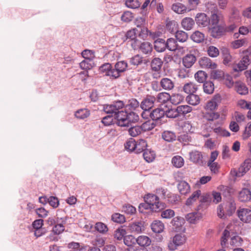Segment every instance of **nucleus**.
Listing matches in <instances>:
<instances>
[{
    "label": "nucleus",
    "instance_id": "1",
    "mask_svg": "<svg viewBox=\"0 0 251 251\" xmlns=\"http://www.w3.org/2000/svg\"><path fill=\"white\" fill-rule=\"evenodd\" d=\"M145 202L140 203L139 209L144 212L143 209H151L153 212H158L164 208V203L160 202L159 198L156 195L148 194L144 197Z\"/></svg>",
    "mask_w": 251,
    "mask_h": 251
},
{
    "label": "nucleus",
    "instance_id": "2",
    "mask_svg": "<svg viewBox=\"0 0 251 251\" xmlns=\"http://www.w3.org/2000/svg\"><path fill=\"white\" fill-rule=\"evenodd\" d=\"M251 168V159L248 158L240 165L238 169H231L230 174L233 177L243 176Z\"/></svg>",
    "mask_w": 251,
    "mask_h": 251
},
{
    "label": "nucleus",
    "instance_id": "3",
    "mask_svg": "<svg viewBox=\"0 0 251 251\" xmlns=\"http://www.w3.org/2000/svg\"><path fill=\"white\" fill-rule=\"evenodd\" d=\"M124 103L121 100H117L113 102L111 104H106L103 105V110L107 114H113L115 116V113L118 110H121L124 107Z\"/></svg>",
    "mask_w": 251,
    "mask_h": 251
},
{
    "label": "nucleus",
    "instance_id": "4",
    "mask_svg": "<svg viewBox=\"0 0 251 251\" xmlns=\"http://www.w3.org/2000/svg\"><path fill=\"white\" fill-rule=\"evenodd\" d=\"M185 241L186 238L184 235L181 234H177L168 243V249L170 251H175L177 249V247L183 245Z\"/></svg>",
    "mask_w": 251,
    "mask_h": 251
},
{
    "label": "nucleus",
    "instance_id": "5",
    "mask_svg": "<svg viewBox=\"0 0 251 251\" xmlns=\"http://www.w3.org/2000/svg\"><path fill=\"white\" fill-rule=\"evenodd\" d=\"M160 86L162 89L166 91L173 90L175 86V80L174 78L164 77L160 80Z\"/></svg>",
    "mask_w": 251,
    "mask_h": 251
},
{
    "label": "nucleus",
    "instance_id": "6",
    "mask_svg": "<svg viewBox=\"0 0 251 251\" xmlns=\"http://www.w3.org/2000/svg\"><path fill=\"white\" fill-rule=\"evenodd\" d=\"M117 120V124L121 127H126V122H127V112L126 111L118 110L115 113L114 116Z\"/></svg>",
    "mask_w": 251,
    "mask_h": 251
},
{
    "label": "nucleus",
    "instance_id": "7",
    "mask_svg": "<svg viewBox=\"0 0 251 251\" xmlns=\"http://www.w3.org/2000/svg\"><path fill=\"white\" fill-rule=\"evenodd\" d=\"M195 21L199 26L206 27L210 25L209 18L203 13H198L195 17Z\"/></svg>",
    "mask_w": 251,
    "mask_h": 251
},
{
    "label": "nucleus",
    "instance_id": "8",
    "mask_svg": "<svg viewBox=\"0 0 251 251\" xmlns=\"http://www.w3.org/2000/svg\"><path fill=\"white\" fill-rule=\"evenodd\" d=\"M210 25H220L224 23V17L220 11L212 14L209 18Z\"/></svg>",
    "mask_w": 251,
    "mask_h": 251
},
{
    "label": "nucleus",
    "instance_id": "9",
    "mask_svg": "<svg viewBox=\"0 0 251 251\" xmlns=\"http://www.w3.org/2000/svg\"><path fill=\"white\" fill-rule=\"evenodd\" d=\"M237 215L241 221L249 223L251 221V210L248 208H239L237 210Z\"/></svg>",
    "mask_w": 251,
    "mask_h": 251
},
{
    "label": "nucleus",
    "instance_id": "10",
    "mask_svg": "<svg viewBox=\"0 0 251 251\" xmlns=\"http://www.w3.org/2000/svg\"><path fill=\"white\" fill-rule=\"evenodd\" d=\"M250 64V59L248 55L243 57L239 62L233 67V70L235 72H241L247 69Z\"/></svg>",
    "mask_w": 251,
    "mask_h": 251
},
{
    "label": "nucleus",
    "instance_id": "11",
    "mask_svg": "<svg viewBox=\"0 0 251 251\" xmlns=\"http://www.w3.org/2000/svg\"><path fill=\"white\" fill-rule=\"evenodd\" d=\"M221 100L219 96H215L208 101L204 106V110L215 111Z\"/></svg>",
    "mask_w": 251,
    "mask_h": 251
},
{
    "label": "nucleus",
    "instance_id": "12",
    "mask_svg": "<svg viewBox=\"0 0 251 251\" xmlns=\"http://www.w3.org/2000/svg\"><path fill=\"white\" fill-rule=\"evenodd\" d=\"M127 68V63L125 61L118 62L115 65L113 73L114 75V78H117L120 76L121 73L125 71Z\"/></svg>",
    "mask_w": 251,
    "mask_h": 251
},
{
    "label": "nucleus",
    "instance_id": "13",
    "mask_svg": "<svg viewBox=\"0 0 251 251\" xmlns=\"http://www.w3.org/2000/svg\"><path fill=\"white\" fill-rule=\"evenodd\" d=\"M156 98L153 96H147L141 102L140 107L142 109H151L154 105Z\"/></svg>",
    "mask_w": 251,
    "mask_h": 251
},
{
    "label": "nucleus",
    "instance_id": "14",
    "mask_svg": "<svg viewBox=\"0 0 251 251\" xmlns=\"http://www.w3.org/2000/svg\"><path fill=\"white\" fill-rule=\"evenodd\" d=\"M128 228L131 232L140 233L144 230V224L142 221H138L129 224Z\"/></svg>",
    "mask_w": 251,
    "mask_h": 251
},
{
    "label": "nucleus",
    "instance_id": "15",
    "mask_svg": "<svg viewBox=\"0 0 251 251\" xmlns=\"http://www.w3.org/2000/svg\"><path fill=\"white\" fill-rule=\"evenodd\" d=\"M185 223L184 219L180 217H176L173 218L171 221V224L173 228L176 231L178 232L182 231L183 229V226Z\"/></svg>",
    "mask_w": 251,
    "mask_h": 251
},
{
    "label": "nucleus",
    "instance_id": "16",
    "mask_svg": "<svg viewBox=\"0 0 251 251\" xmlns=\"http://www.w3.org/2000/svg\"><path fill=\"white\" fill-rule=\"evenodd\" d=\"M199 64L202 68L215 69L217 67V64L212 61L208 57H203L201 58Z\"/></svg>",
    "mask_w": 251,
    "mask_h": 251
},
{
    "label": "nucleus",
    "instance_id": "17",
    "mask_svg": "<svg viewBox=\"0 0 251 251\" xmlns=\"http://www.w3.org/2000/svg\"><path fill=\"white\" fill-rule=\"evenodd\" d=\"M202 116L204 120L211 122L219 119L220 114L215 111L204 110L202 113Z\"/></svg>",
    "mask_w": 251,
    "mask_h": 251
},
{
    "label": "nucleus",
    "instance_id": "18",
    "mask_svg": "<svg viewBox=\"0 0 251 251\" xmlns=\"http://www.w3.org/2000/svg\"><path fill=\"white\" fill-rule=\"evenodd\" d=\"M202 155L201 152L194 151L189 152V159L192 162L199 165H202Z\"/></svg>",
    "mask_w": 251,
    "mask_h": 251
},
{
    "label": "nucleus",
    "instance_id": "19",
    "mask_svg": "<svg viewBox=\"0 0 251 251\" xmlns=\"http://www.w3.org/2000/svg\"><path fill=\"white\" fill-rule=\"evenodd\" d=\"M209 30L211 36L214 38H219L224 31L222 25H210Z\"/></svg>",
    "mask_w": 251,
    "mask_h": 251
},
{
    "label": "nucleus",
    "instance_id": "20",
    "mask_svg": "<svg viewBox=\"0 0 251 251\" xmlns=\"http://www.w3.org/2000/svg\"><path fill=\"white\" fill-rule=\"evenodd\" d=\"M238 199L243 202L250 201L251 200V191L248 188L242 189L239 193Z\"/></svg>",
    "mask_w": 251,
    "mask_h": 251
},
{
    "label": "nucleus",
    "instance_id": "21",
    "mask_svg": "<svg viewBox=\"0 0 251 251\" xmlns=\"http://www.w3.org/2000/svg\"><path fill=\"white\" fill-rule=\"evenodd\" d=\"M196 60V56L192 54H186L182 59V63L186 68L191 67Z\"/></svg>",
    "mask_w": 251,
    "mask_h": 251
},
{
    "label": "nucleus",
    "instance_id": "22",
    "mask_svg": "<svg viewBox=\"0 0 251 251\" xmlns=\"http://www.w3.org/2000/svg\"><path fill=\"white\" fill-rule=\"evenodd\" d=\"M113 70L111 65L109 63H105L99 68L100 72L104 73L106 76H109L114 78V75L113 73Z\"/></svg>",
    "mask_w": 251,
    "mask_h": 251
},
{
    "label": "nucleus",
    "instance_id": "23",
    "mask_svg": "<svg viewBox=\"0 0 251 251\" xmlns=\"http://www.w3.org/2000/svg\"><path fill=\"white\" fill-rule=\"evenodd\" d=\"M151 226L152 231L157 233L162 232L164 229V224L159 220H154Z\"/></svg>",
    "mask_w": 251,
    "mask_h": 251
},
{
    "label": "nucleus",
    "instance_id": "24",
    "mask_svg": "<svg viewBox=\"0 0 251 251\" xmlns=\"http://www.w3.org/2000/svg\"><path fill=\"white\" fill-rule=\"evenodd\" d=\"M154 48L159 52L165 51L167 49L166 41L163 39H157L154 41Z\"/></svg>",
    "mask_w": 251,
    "mask_h": 251
},
{
    "label": "nucleus",
    "instance_id": "25",
    "mask_svg": "<svg viewBox=\"0 0 251 251\" xmlns=\"http://www.w3.org/2000/svg\"><path fill=\"white\" fill-rule=\"evenodd\" d=\"M182 27L186 30H191L195 24L194 20L190 17H186L181 21Z\"/></svg>",
    "mask_w": 251,
    "mask_h": 251
},
{
    "label": "nucleus",
    "instance_id": "26",
    "mask_svg": "<svg viewBox=\"0 0 251 251\" xmlns=\"http://www.w3.org/2000/svg\"><path fill=\"white\" fill-rule=\"evenodd\" d=\"M136 149H135V153H140L144 152L147 149V143L144 139H140L137 142L136 141Z\"/></svg>",
    "mask_w": 251,
    "mask_h": 251
},
{
    "label": "nucleus",
    "instance_id": "27",
    "mask_svg": "<svg viewBox=\"0 0 251 251\" xmlns=\"http://www.w3.org/2000/svg\"><path fill=\"white\" fill-rule=\"evenodd\" d=\"M165 115V111L160 108H156L151 111V119L152 121H157Z\"/></svg>",
    "mask_w": 251,
    "mask_h": 251
},
{
    "label": "nucleus",
    "instance_id": "28",
    "mask_svg": "<svg viewBox=\"0 0 251 251\" xmlns=\"http://www.w3.org/2000/svg\"><path fill=\"white\" fill-rule=\"evenodd\" d=\"M183 89L185 93L191 94L196 92L198 86L194 82H190L184 85Z\"/></svg>",
    "mask_w": 251,
    "mask_h": 251
},
{
    "label": "nucleus",
    "instance_id": "29",
    "mask_svg": "<svg viewBox=\"0 0 251 251\" xmlns=\"http://www.w3.org/2000/svg\"><path fill=\"white\" fill-rule=\"evenodd\" d=\"M137 33L141 38L145 40L146 39L148 35H151V32L145 26H142L139 25H137Z\"/></svg>",
    "mask_w": 251,
    "mask_h": 251
},
{
    "label": "nucleus",
    "instance_id": "30",
    "mask_svg": "<svg viewBox=\"0 0 251 251\" xmlns=\"http://www.w3.org/2000/svg\"><path fill=\"white\" fill-rule=\"evenodd\" d=\"M156 98V101L160 103H165L171 99L170 95L166 92H161L158 94Z\"/></svg>",
    "mask_w": 251,
    "mask_h": 251
},
{
    "label": "nucleus",
    "instance_id": "31",
    "mask_svg": "<svg viewBox=\"0 0 251 251\" xmlns=\"http://www.w3.org/2000/svg\"><path fill=\"white\" fill-rule=\"evenodd\" d=\"M235 89L236 92L240 95H246L248 93V89L245 84L240 81L235 82Z\"/></svg>",
    "mask_w": 251,
    "mask_h": 251
},
{
    "label": "nucleus",
    "instance_id": "32",
    "mask_svg": "<svg viewBox=\"0 0 251 251\" xmlns=\"http://www.w3.org/2000/svg\"><path fill=\"white\" fill-rule=\"evenodd\" d=\"M177 188L182 195H186L190 190L189 184L185 181H180L177 185Z\"/></svg>",
    "mask_w": 251,
    "mask_h": 251
},
{
    "label": "nucleus",
    "instance_id": "33",
    "mask_svg": "<svg viewBox=\"0 0 251 251\" xmlns=\"http://www.w3.org/2000/svg\"><path fill=\"white\" fill-rule=\"evenodd\" d=\"M201 217V214L199 212L190 213L186 216V220L192 224H195Z\"/></svg>",
    "mask_w": 251,
    "mask_h": 251
},
{
    "label": "nucleus",
    "instance_id": "34",
    "mask_svg": "<svg viewBox=\"0 0 251 251\" xmlns=\"http://www.w3.org/2000/svg\"><path fill=\"white\" fill-rule=\"evenodd\" d=\"M136 241L141 247L149 246L151 243L150 238L145 235L139 236L137 238H136Z\"/></svg>",
    "mask_w": 251,
    "mask_h": 251
},
{
    "label": "nucleus",
    "instance_id": "35",
    "mask_svg": "<svg viewBox=\"0 0 251 251\" xmlns=\"http://www.w3.org/2000/svg\"><path fill=\"white\" fill-rule=\"evenodd\" d=\"M163 62L159 58H154L151 62V70L154 72H160L162 66Z\"/></svg>",
    "mask_w": 251,
    "mask_h": 251
},
{
    "label": "nucleus",
    "instance_id": "36",
    "mask_svg": "<svg viewBox=\"0 0 251 251\" xmlns=\"http://www.w3.org/2000/svg\"><path fill=\"white\" fill-rule=\"evenodd\" d=\"M187 102L192 105H197L200 102V98L198 95L194 93L189 94L186 98Z\"/></svg>",
    "mask_w": 251,
    "mask_h": 251
},
{
    "label": "nucleus",
    "instance_id": "37",
    "mask_svg": "<svg viewBox=\"0 0 251 251\" xmlns=\"http://www.w3.org/2000/svg\"><path fill=\"white\" fill-rule=\"evenodd\" d=\"M223 56V63L226 65L229 66L232 63V57L230 54L227 49H224L222 50Z\"/></svg>",
    "mask_w": 251,
    "mask_h": 251
},
{
    "label": "nucleus",
    "instance_id": "38",
    "mask_svg": "<svg viewBox=\"0 0 251 251\" xmlns=\"http://www.w3.org/2000/svg\"><path fill=\"white\" fill-rule=\"evenodd\" d=\"M139 49L142 53L146 54H149L152 50V45L148 42H144L141 44Z\"/></svg>",
    "mask_w": 251,
    "mask_h": 251
},
{
    "label": "nucleus",
    "instance_id": "39",
    "mask_svg": "<svg viewBox=\"0 0 251 251\" xmlns=\"http://www.w3.org/2000/svg\"><path fill=\"white\" fill-rule=\"evenodd\" d=\"M179 117L185 116L187 114L191 112L192 110V107L187 105H181L177 106Z\"/></svg>",
    "mask_w": 251,
    "mask_h": 251
},
{
    "label": "nucleus",
    "instance_id": "40",
    "mask_svg": "<svg viewBox=\"0 0 251 251\" xmlns=\"http://www.w3.org/2000/svg\"><path fill=\"white\" fill-rule=\"evenodd\" d=\"M139 120L138 115L135 112L131 111L130 112H127V122H126V127H128L130 126L131 123H135L137 122Z\"/></svg>",
    "mask_w": 251,
    "mask_h": 251
},
{
    "label": "nucleus",
    "instance_id": "41",
    "mask_svg": "<svg viewBox=\"0 0 251 251\" xmlns=\"http://www.w3.org/2000/svg\"><path fill=\"white\" fill-rule=\"evenodd\" d=\"M143 156L147 162H151L154 159L155 154L153 151L147 149L143 152Z\"/></svg>",
    "mask_w": 251,
    "mask_h": 251
},
{
    "label": "nucleus",
    "instance_id": "42",
    "mask_svg": "<svg viewBox=\"0 0 251 251\" xmlns=\"http://www.w3.org/2000/svg\"><path fill=\"white\" fill-rule=\"evenodd\" d=\"M89 115L90 112L86 108L78 109L75 114V116L77 119L82 120L87 118Z\"/></svg>",
    "mask_w": 251,
    "mask_h": 251
},
{
    "label": "nucleus",
    "instance_id": "43",
    "mask_svg": "<svg viewBox=\"0 0 251 251\" xmlns=\"http://www.w3.org/2000/svg\"><path fill=\"white\" fill-rule=\"evenodd\" d=\"M167 49L170 51H175L177 49V41L173 38H168L166 41Z\"/></svg>",
    "mask_w": 251,
    "mask_h": 251
},
{
    "label": "nucleus",
    "instance_id": "44",
    "mask_svg": "<svg viewBox=\"0 0 251 251\" xmlns=\"http://www.w3.org/2000/svg\"><path fill=\"white\" fill-rule=\"evenodd\" d=\"M201 195V190H197L195 191L192 195L187 199L186 201V204L188 206L192 205L196 200L199 198Z\"/></svg>",
    "mask_w": 251,
    "mask_h": 251
},
{
    "label": "nucleus",
    "instance_id": "45",
    "mask_svg": "<svg viewBox=\"0 0 251 251\" xmlns=\"http://www.w3.org/2000/svg\"><path fill=\"white\" fill-rule=\"evenodd\" d=\"M204 35L199 31H196L191 36V39L196 43H201L204 39Z\"/></svg>",
    "mask_w": 251,
    "mask_h": 251
},
{
    "label": "nucleus",
    "instance_id": "46",
    "mask_svg": "<svg viewBox=\"0 0 251 251\" xmlns=\"http://www.w3.org/2000/svg\"><path fill=\"white\" fill-rule=\"evenodd\" d=\"M140 105L139 102L135 99L129 100L127 104L126 105V109H129L131 111L135 110L139 107Z\"/></svg>",
    "mask_w": 251,
    "mask_h": 251
},
{
    "label": "nucleus",
    "instance_id": "47",
    "mask_svg": "<svg viewBox=\"0 0 251 251\" xmlns=\"http://www.w3.org/2000/svg\"><path fill=\"white\" fill-rule=\"evenodd\" d=\"M236 208V204L234 201L230 200L228 201L226 205V214L231 216L235 212Z\"/></svg>",
    "mask_w": 251,
    "mask_h": 251
},
{
    "label": "nucleus",
    "instance_id": "48",
    "mask_svg": "<svg viewBox=\"0 0 251 251\" xmlns=\"http://www.w3.org/2000/svg\"><path fill=\"white\" fill-rule=\"evenodd\" d=\"M162 138L167 142H170L176 140L175 134L170 131H165L162 134Z\"/></svg>",
    "mask_w": 251,
    "mask_h": 251
},
{
    "label": "nucleus",
    "instance_id": "49",
    "mask_svg": "<svg viewBox=\"0 0 251 251\" xmlns=\"http://www.w3.org/2000/svg\"><path fill=\"white\" fill-rule=\"evenodd\" d=\"M175 37L180 42H185L188 39V36L186 32L182 30H178L176 32Z\"/></svg>",
    "mask_w": 251,
    "mask_h": 251
},
{
    "label": "nucleus",
    "instance_id": "50",
    "mask_svg": "<svg viewBox=\"0 0 251 251\" xmlns=\"http://www.w3.org/2000/svg\"><path fill=\"white\" fill-rule=\"evenodd\" d=\"M207 77V74L203 71H199L195 75L196 80L199 83H204Z\"/></svg>",
    "mask_w": 251,
    "mask_h": 251
},
{
    "label": "nucleus",
    "instance_id": "51",
    "mask_svg": "<svg viewBox=\"0 0 251 251\" xmlns=\"http://www.w3.org/2000/svg\"><path fill=\"white\" fill-rule=\"evenodd\" d=\"M203 88L205 93L211 94L214 90V84L211 81H206L203 83Z\"/></svg>",
    "mask_w": 251,
    "mask_h": 251
},
{
    "label": "nucleus",
    "instance_id": "52",
    "mask_svg": "<svg viewBox=\"0 0 251 251\" xmlns=\"http://www.w3.org/2000/svg\"><path fill=\"white\" fill-rule=\"evenodd\" d=\"M205 7L208 12H210L211 14L219 11L216 3L213 1H208L205 4Z\"/></svg>",
    "mask_w": 251,
    "mask_h": 251
},
{
    "label": "nucleus",
    "instance_id": "53",
    "mask_svg": "<svg viewBox=\"0 0 251 251\" xmlns=\"http://www.w3.org/2000/svg\"><path fill=\"white\" fill-rule=\"evenodd\" d=\"M136 141L133 138L129 139L125 144V149L129 151H134L136 149Z\"/></svg>",
    "mask_w": 251,
    "mask_h": 251
},
{
    "label": "nucleus",
    "instance_id": "54",
    "mask_svg": "<svg viewBox=\"0 0 251 251\" xmlns=\"http://www.w3.org/2000/svg\"><path fill=\"white\" fill-rule=\"evenodd\" d=\"M155 126L153 122L148 121L144 123L141 126L142 131H147L152 130Z\"/></svg>",
    "mask_w": 251,
    "mask_h": 251
},
{
    "label": "nucleus",
    "instance_id": "55",
    "mask_svg": "<svg viewBox=\"0 0 251 251\" xmlns=\"http://www.w3.org/2000/svg\"><path fill=\"white\" fill-rule=\"evenodd\" d=\"M172 10L178 14H182L186 10L185 5L180 3L174 4L172 7Z\"/></svg>",
    "mask_w": 251,
    "mask_h": 251
},
{
    "label": "nucleus",
    "instance_id": "56",
    "mask_svg": "<svg viewBox=\"0 0 251 251\" xmlns=\"http://www.w3.org/2000/svg\"><path fill=\"white\" fill-rule=\"evenodd\" d=\"M176 108H171L165 111V115L169 118H175L179 117L178 111Z\"/></svg>",
    "mask_w": 251,
    "mask_h": 251
},
{
    "label": "nucleus",
    "instance_id": "57",
    "mask_svg": "<svg viewBox=\"0 0 251 251\" xmlns=\"http://www.w3.org/2000/svg\"><path fill=\"white\" fill-rule=\"evenodd\" d=\"M172 163L176 168H180L184 165V160L180 156H175L172 159Z\"/></svg>",
    "mask_w": 251,
    "mask_h": 251
},
{
    "label": "nucleus",
    "instance_id": "58",
    "mask_svg": "<svg viewBox=\"0 0 251 251\" xmlns=\"http://www.w3.org/2000/svg\"><path fill=\"white\" fill-rule=\"evenodd\" d=\"M128 132L130 136L135 137L141 133L142 130L140 126H135L129 128Z\"/></svg>",
    "mask_w": 251,
    "mask_h": 251
},
{
    "label": "nucleus",
    "instance_id": "59",
    "mask_svg": "<svg viewBox=\"0 0 251 251\" xmlns=\"http://www.w3.org/2000/svg\"><path fill=\"white\" fill-rule=\"evenodd\" d=\"M211 76L213 79L220 80L224 77L225 75L223 71L215 70L212 71Z\"/></svg>",
    "mask_w": 251,
    "mask_h": 251
},
{
    "label": "nucleus",
    "instance_id": "60",
    "mask_svg": "<svg viewBox=\"0 0 251 251\" xmlns=\"http://www.w3.org/2000/svg\"><path fill=\"white\" fill-rule=\"evenodd\" d=\"M125 3L127 7L132 9L137 8L140 5L138 0H126Z\"/></svg>",
    "mask_w": 251,
    "mask_h": 251
},
{
    "label": "nucleus",
    "instance_id": "61",
    "mask_svg": "<svg viewBox=\"0 0 251 251\" xmlns=\"http://www.w3.org/2000/svg\"><path fill=\"white\" fill-rule=\"evenodd\" d=\"M126 234V231L123 228H119L117 229L114 233V237L119 240L122 239L124 238Z\"/></svg>",
    "mask_w": 251,
    "mask_h": 251
},
{
    "label": "nucleus",
    "instance_id": "62",
    "mask_svg": "<svg viewBox=\"0 0 251 251\" xmlns=\"http://www.w3.org/2000/svg\"><path fill=\"white\" fill-rule=\"evenodd\" d=\"M96 229L99 232L104 233L108 230L107 226L101 222H98L95 225Z\"/></svg>",
    "mask_w": 251,
    "mask_h": 251
},
{
    "label": "nucleus",
    "instance_id": "63",
    "mask_svg": "<svg viewBox=\"0 0 251 251\" xmlns=\"http://www.w3.org/2000/svg\"><path fill=\"white\" fill-rule=\"evenodd\" d=\"M243 240L239 236H233L231 238L230 244L234 247H239L241 246Z\"/></svg>",
    "mask_w": 251,
    "mask_h": 251
},
{
    "label": "nucleus",
    "instance_id": "64",
    "mask_svg": "<svg viewBox=\"0 0 251 251\" xmlns=\"http://www.w3.org/2000/svg\"><path fill=\"white\" fill-rule=\"evenodd\" d=\"M251 136V122H249L246 126L243 134V138L246 140Z\"/></svg>",
    "mask_w": 251,
    "mask_h": 251
}]
</instances>
